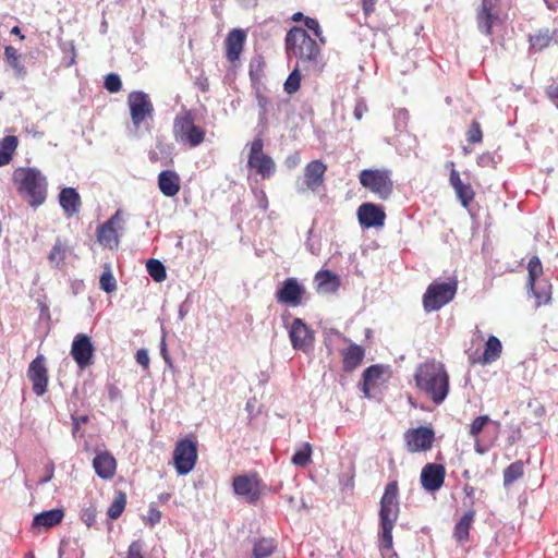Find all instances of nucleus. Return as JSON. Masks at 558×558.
<instances>
[{"mask_svg":"<svg viewBox=\"0 0 558 558\" xmlns=\"http://www.w3.org/2000/svg\"><path fill=\"white\" fill-rule=\"evenodd\" d=\"M414 379L416 387L436 404H440L449 392V375L445 365L427 361L417 366Z\"/></svg>","mask_w":558,"mask_h":558,"instance_id":"nucleus-1","label":"nucleus"},{"mask_svg":"<svg viewBox=\"0 0 558 558\" xmlns=\"http://www.w3.org/2000/svg\"><path fill=\"white\" fill-rule=\"evenodd\" d=\"M399 486L397 481L389 482L380 499L379 521H380V551L384 556L386 551L392 550L393 537L392 531L399 518Z\"/></svg>","mask_w":558,"mask_h":558,"instance_id":"nucleus-2","label":"nucleus"},{"mask_svg":"<svg viewBox=\"0 0 558 558\" xmlns=\"http://www.w3.org/2000/svg\"><path fill=\"white\" fill-rule=\"evenodd\" d=\"M14 183L20 196L29 206L38 207L47 198V180L41 172L35 168H19L13 175Z\"/></svg>","mask_w":558,"mask_h":558,"instance_id":"nucleus-3","label":"nucleus"},{"mask_svg":"<svg viewBox=\"0 0 558 558\" xmlns=\"http://www.w3.org/2000/svg\"><path fill=\"white\" fill-rule=\"evenodd\" d=\"M286 50L302 63H317L322 51L316 40L304 28L298 26L287 33Z\"/></svg>","mask_w":558,"mask_h":558,"instance_id":"nucleus-4","label":"nucleus"},{"mask_svg":"<svg viewBox=\"0 0 558 558\" xmlns=\"http://www.w3.org/2000/svg\"><path fill=\"white\" fill-rule=\"evenodd\" d=\"M173 137L179 144L197 147L205 141L206 131L196 125L194 116L190 110H183L173 121Z\"/></svg>","mask_w":558,"mask_h":558,"instance_id":"nucleus-5","label":"nucleus"},{"mask_svg":"<svg viewBox=\"0 0 558 558\" xmlns=\"http://www.w3.org/2000/svg\"><path fill=\"white\" fill-rule=\"evenodd\" d=\"M458 290V281L450 279L447 282L430 283L423 295V307L425 312L430 313L440 310L451 302Z\"/></svg>","mask_w":558,"mask_h":558,"instance_id":"nucleus-6","label":"nucleus"},{"mask_svg":"<svg viewBox=\"0 0 558 558\" xmlns=\"http://www.w3.org/2000/svg\"><path fill=\"white\" fill-rule=\"evenodd\" d=\"M360 183L380 199H388L393 191L391 171L386 169H365L359 174Z\"/></svg>","mask_w":558,"mask_h":558,"instance_id":"nucleus-7","label":"nucleus"},{"mask_svg":"<svg viewBox=\"0 0 558 558\" xmlns=\"http://www.w3.org/2000/svg\"><path fill=\"white\" fill-rule=\"evenodd\" d=\"M527 290L536 300V306L548 304L551 300V284L548 280L537 279L542 277L544 270L538 256H533L527 263Z\"/></svg>","mask_w":558,"mask_h":558,"instance_id":"nucleus-8","label":"nucleus"},{"mask_svg":"<svg viewBox=\"0 0 558 558\" xmlns=\"http://www.w3.org/2000/svg\"><path fill=\"white\" fill-rule=\"evenodd\" d=\"M247 146L250 147L247 167L263 180L270 179L276 172V163L264 151V141L260 137H256Z\"/></svg>","mask_w":558,"mask_h":558,"instance_id":"nucleus-9","label":"nucleus"},{"mask_svg":"<svg viewBox=\"0 0 558 558\" xmlns=\"http://www.w3.org/2000/svg\"><path fill=\"white\" fill-rule=\"evenodd\" d=\"M197 444L190 438L180 439L173 450V463L180 475L190 473L197 461Z\"/></svg>","mask_w":558,"mask_h":558,"instance_id":"nucleus-10","label":"nucleus"},{"mask_svg":"<svg viewBox=\"0 0 558 558\" xmlns=\"http://www.w3.org/2000/svg\"><path fill=\"white\" fill-rule=\"evenodd\" d=\"M404 445L410 453L426 452L433 448L435 432L432 427L409 428L403 435Z\"/></svg>","mask_w":558,"mask_h":558,"instance_id":"nucleus-11","label":"nucleus"},{"mask_svg":"<svg viewBox=\"0 0 558 558\" xmlns=\"http://www.w3.org/2000/svg\"><path fill=\"white\" fill-rule=\"evenodd\" d=\"M128 106L135 129H140L145 120L153 118L154 105L144 92H131L128 96Z\"/></svg>","mask_w":558,"mask_h":558,"instance_id":"nucleus-12","label":"nucleus"},{"mask_svg":"<svg viewBox=\"0 0 558 558\" xmlns=\"http://www.w3.org/2000/svg\"><path fill=\"white\" fill-rule=\"evenodd\" d=\"M499 2L500 0H482L476 10L477 28L486 36L493 34L494 25L502 23Z\"/></svg>","mask_w":558,"mask_h":558,"instance_id":"nucleus-13","label":"nucleus"},{"mask_svg":"<svg viewBox=\"0 0 558 558\" xmlns=\"http://www.w3.org/2000/svg\"><path fill=\"white\" fill-rule=\"evenodd\" d=\"M305 295V287L294 277L283 280L276 291L277 302L291 307L300 306Z\"/></svg>","mask_w":558,"mask_h":558,"instance_id":"nucleus-14","label":"nucleus"},{"mask_svg":"<svg viewBox=\"0 0 558 558\" xmlns=\"http://www.w3.org/2000/svg\"><path fill=\"white\" fill-rule=\"evenodd\" d=\"M123 219L118 210L106 222L97 228V241L105 247L117 250L120 243V230Z\"/></svg>","mask_w":558,"mask_h":558,"instance_id":"nucleus-15","label":"nucleus"},{"mask_svg":"<svg viewBox=\"0 0 558 558\" xmlns=\"http://www.w3.org/2000/svg\"><path fill=\"white\" fill-rule=\"evenodd\" d=\"M71 356L80 369H85L94 362L95 347L86 333H77L71 345Z\"/></svg>","mask_w":558,"mask_h":558,"instance_id":"nucleus-16","label":"nucleus"},{"mask_svg":"<svg viewBox=\"0 0 558 558\" xmlns=\"http://www.w3.org/2000/svg\"><path fill=\"white\" fill-rule=\"evenodd\" d=\"M27 377L32 383L33 392L41 397L48 391L49 374L44 355H37L28 365Z\"/></svg>","mask_w":558,"mask_h":558,"instance_id":"nucleus-17","label":"nucleus"},{"mask_svg":"<svg viewBox=\"0 0 558 558\" xmlns=\"http://www.w3.org/2000/svg\"><path fill=\"white\" fill-rule=\"evenodd\" d=\"M327 165L322 160H312L304 168V177L300 192L311 191L316 192L325 180Z\"/></svg>","mask_w":558,"mask_h":558,"instance_id":"nucleus-18","label":"nucleus"},{"mask_svg":"<svg viewBox=\"0 0 558 558\" xmlns=\"http://www.w3.org/2000/svg\"><path fill=\"white\" fill-rule=\"evenodd\" d=\"M446 478V468L439 463H427L423 466L420 481L422 487L430 493L439 490Z\"/></svg>","mask_w":558,"mask_h":558,"instance_id":"nucleus-19","label":"nucleus"},{"mask_svg":"<svg viewBox=\"0 0 558 558\" xmlns=\"http://www.w3.org/2000/svg\"><path fill=\"white\" fill-rule=\"evenodd\" d=\"M293 349L307 352L314 342V332L301 318H294L289 331Z\"/></svg>","mask_w":558,"mask_h":558,"instance_id":"nucleus-20","label":"nucleus"},{"mask_svg":"<svg viewBox=\"0 0 558 558\" xmlns=\"http://www.w3.org/2000/svg\"><path fill=\"white\" fill-rule=\"evenodd\" d=\"M232 486L234 493L244 497L250 504H255L260 496L256 475H238L233 478Z\"/></svg>","mask_w":558,"mask_h":558,"instance_id":"nucleus-21","label":"nucleus"},{"mask_svg":"<svg viewBox=\"0 0 558 558\" xmlns=\"http://www.w3.org/2000/svg\"><path fill=\"white\" fill-rule=\"evenodd\" d=\"M357 219L364 228H380L385 225L386 214L381 207L373 203H363L359 206Z\"/></svg>","mask_w":558,"mask_h":558,"instance_id":"nucleus-22","label":"nucleus"},{"mask_svg":"<svg viewBox=\"0 0 558 558\" xmlns=\"http://www.w3.org/2000/svg\"><path fill=\"white\" fill-rule=\"evenodd\" d=\"M246 37V31L242 28H233L228 33L225 39V53L230 63L235 64L240 60Z\"/></svg>","mask_w":558,"mask_h":558,"instance_id":"nucleus-23","label":"nucleus"},{"mask_svg":"<svg viewBox=\"0 0 558 558\" xmlns=\"http://www.w3.org/2000/svg\"><path fill=\"white\" fill-rule=\"evenodd\" d=\"M314 282L316 284V292L319 294H332L340 287L339 276L328 269L317 271Z\"/></svg>","mask_w":558,"mask_h":558,"instance_id":"nucleus-24","label":"nucleus"},{"mask_svg":"<svg viewBox=\"0 0 558 558\" xmlns=\"http://www.w3.org/2000/svg\"><path fill=\"white\" fill-rule=\"evenodd\" d=\"M93 466L100 478L110 480L116 474L117 461L110 452L102 451L94 458Z\"/></svg>","mask_w":558,"mask_h":558,"instance_id":"nucleus-25","label":"nucleus"},{"mask_svg":"<svg viewBox=\"0 0 558 558\" xmlns=\"http://www.w3.org/2000/svg\"><path fill=\"white\" fill-rule=\"evenodd\" d=\"M551 43H558V31L549 28H539L529 36L530 50L539 52L549 47Z\"/></svg>","mask_w":558,"mask_h":558,"instance_id":"nucleus-26","label":"nucleus"},{"mask_svg":"<svg viewBox=\"0 0 558 558\" xmlns=\"http://www.w3.org/2000/svg\"><path fill=\"white\" fill-rule=\"evenodd\" d=\"M158 187L167 197L175 196L181 187L179 174L173 170H163L158 174Z\"/></svg>","mask_w":558,"mask_h":558,"instance_id":"nucleus-27","label":"nucleus"},{"mask_svg":"<svg viewBox=\"0 0 558 558\" xmlns=\"http://www.w3.org/2000/svg\"><path fill=\"white\" fill-rule=\"evenodd\" d=\"M342 368L350 373L354 371L363 361L365 350L362 345L350 343V345L341 351Z\"/></svg>","mask_w":558,"mask_h":558,"instance_id":"nucleus-28","label":"nucleus"},{"mask_svg":"<svg viewBox=\"0 0 558 558\" xmlns=\"http://www.w3.org/2000/svg\"><path fill=\"white\" fill-rule=\"evenodd\" d=\"M59 203L64 214L73 216L82 206L81 196L74 187H64L59 194Z\"/></svg>","mask_w":558,"mask_h":558,"instance_id":"nucleus-29","label":"nucleus"},{"mask_svg":"<svg viewBox=\"0 0 558 558\" xmlns=\"http://www.w3.org/2000/svg\"><path fill=\"white\" fill-rule=\"evenodd\" d=\"M385 367L379 364L371 365L363 372L362 391L364 397L371 398V388L380 384Z\"/></svg>","mask_w":558,"mask_h":558,"instance_id":"nucleus-30","label":"nucleus"},{"mask_svg":"<svg viewBox=\"0 0 558 558\" xmlns=\"http://www.w3.org/2000/svg\"><path fill=\"white\" fill-rule=\"evenodd\" d=\"M64 518L62 509H51L34 517L33 527L51 529L61 523Z\"/></svg>","mask_w":558,"mask_h":558,"instance_id":"nucleus-31","label":"nucleus"},{"mask_svg":"<svg viewBox=\"0 0 558 558\" xmlns=\"http://www.w3.org/2000/svg\"><path fill=\"white\" fill-rule=\"evenodd\" d=\"M501 352L502 344L500 340L495 336H489L485 343L484 352L477 362L482 365L490 364L500 357Z\"/></svg>","mask_w":558,"mask_h":558,"instance_id":"nucleus-32","label":"nucleus"},{"mask_svg":"<svg viewBox=\"0 0 558 558\" xmlns=\"http://www.w3.org/2000/svg\"><path fill=\"white\" fill-rule=\"evenodd\" d=\"M4 57L8 64L14 70V74L17 78L24 80L27 75V70L22 63V56L12 46H7L4 49Z\"/></svg>","mask_w":558,"mask_h":558,"instance_id":"nucleus-33","label":"nucleus"},{"mask_svg":"<svg viewBox=\"0 0 558 558\" xmlns=\"http://www.w3.org/2000/svg\"><path fill=\"white\" fill-rule=\"evenodd\" d=\"M475 510L466 511L454 526L453 535L459 542H466L470 537V529L474 521Z\"/></svg>","mask_w":558,"mask_h":558,"instance_id":"nucleus-34","label":"nucleus"},{"mask_svg":"<svg viewBox=\"0 0 558 558\" xmlns=\"http://www.w3.org/2000/svg\"><path fill=\"white\" fill-rule=\"evenodd\" d=\"M19 140L14 135H7L0 141V167L8 165L17 147Z\"/></svg>","mask_w":558,"mask_h":558,"instance_id":"nucleus-35","label":"nucleus"},{"mask_svg":"<svg viewBox=\"0 0 558 558\" xmlns=\"http://www.w3.org/2000/svg\"><path fill=\"white\" fill-rule=\"evenodd\" d=\"M277 543L274 538L263 537L257 539L253 545V558H267L274 554Z\"/></svg>","mask_w":558,"mask_h":558,"instance_id":"nucleus-36","label":"nucleus"},{"mask_svg":"<svg viewBox=\"0 0 558 558\" xmlns=\"http://www.w3.org/2000/svg\"><path fill=\"white\" fill-rule=\"evenodd\" d=\"M524 474V465L522 461L512 462L504 471V485L509 486Z\"/></svg>","mask_w":558,"mask_h":558,"instance_id":"nucleus-37","label":"nucleus"},{"mask_svg":"<svg viewBox=\"0 0 558 558\" xmlns=\"http://www.w3.org/2000/svg\"><path fill=\"white\" fill-rule=\"evenodd\" d=\"M125 506L126 495L123 492H118L113 501L108 508V517L112 520H117L123 513Z\"/></svg>","mask_w":558,"mask_h":558,"instance_id":"nucleus-38","label":"nucleus"},{"mask_svg":"<svg viewBox=\"0 0 558 558\" xmlns=\"http://www.w3.org/2000/svg\"><path fill=\"white\" fill-rule=\"evenodd\" d=\"M312 446L308 442L303 444L302 448L296 450L291 458V462L296 465L304 468L312 460Z\"/></svg>","mask_w":558,"mask_h":558,"instance_id":"nucleus-39","label":"nucleus"},{"mask_svg":"<svg viewBox=\"0 0 558 558\" xmlns=\"http://www.w3.org/2000/svg\"><path fill=\"white\" fill-rule=\"evenodd\" d=\"M147 272L157 282H161L167 277V271L161 262L150 258L146 264Z\"/></svg>","mask_w":558,"mask_h":558,"instance_id":"nucleus-40","label":"nucleus"},{"mask_svg":"<svg viewBox=\"0 0 558 558\" xmlns=\"http://www.w3.org/2000/svg\"><path fill=\"white\" fill-rule=\"evenodd\" d=\"M454 192L461 205L465 208L474 201L475 192L470 183H464L454 190Z\"/></svg>","mask_w":558,"mask_h":558,"instance_id":"nucleus-41","label":"nucleus"},{"mask_svg":"<svg viewBox=\"0 0 558 558\" xmlns=\"http://www.w3.org/2000/svg\"><path fill=\"white\" fill-rule=\"evenodd\" d=\"M284 90L289 95H293L301 87V73L298 68H295L288 76L284 82Z\"/></svg>","mask_w":558,"mask_h":558,"instance_id":"nucleus-42","label":"nucleus"},{"mask_svg":"<svg viewBox=\"0 0 558 558\" xmlns=\"http://www.w3.org/2000/svg\"><path fill=\"white\" fill-rule=\"evenodd\" d=\"M466 141L470 144H478L483 141V131L477 120H473L466 131Z\"/></svg>","mask_w":558,"mask_h":558,"instance_id":"nucleus-43","label":"nucleus"},{"mask_svg":"<svg viewBox=\"0 0 558 558\" xmlns=\"http://www.w3.org/2000/svg\"><path fill=\"white\" fill-rule=\"evenodd\" d=\"M51 263L59 264L65 258V246L60 239H57L48 256Z\"/></svg>","mask_w":558,"mask_h":558,"instance_id":"nucleus-44","label":"nucleus"},{"mask_svg":"<svg viewBox=\"0 0 558 558\" xmlns=\"http://www.w3.org/2000/svg\"><path fill=\"white\" fill-rule=\"evenodd\" d=\"M100 288L107 292H113L117 289V281L110 269L104 271L99 279Z\"/></svg>","mask_w":558,"mask_h":558,"instance_id":"nucleus-45","label":"nucleus"},{"mask_svg":"<svg viewBox=\"0 0 558 558\" xmlns=\"http://www.w3.org/2000/svg\"><path fill=\"white\" fill-rule=\"evenodd\" d=\"M105 88L110 93H119L122 88L120 76L116 73H109L105 77Z\"/></svg>","mask_w":558,"mask_h":558,"instance_id":"nucleus-46","label":"nucleus"},{"mask_svg":"<svg viewBox=\"0 0 558 558\" xmlns=\"http://www.w3.org/2000/svg\"><path fill=\"white\" fill-rule=\"evenodd\" d=\"M488 422L489 417L487 415L475 417L470 425V435L477 438Z\"/></svg>","mask_w":558,"mask_h":558,"instance_id":"nucleus-47","label":"nucleus"},{"mask_svg":"<svg viewBox=\"0 0 558 558\" xmlns=\"http://www.w3.org/2000/svg\"><path fill=\"white\" fill-rule=\"evenodd\" d=\"M447 167L450 169L449 182H450L451 186L453 187V190H457L464 183L462 182V180L460 178V173L457 171L456 165L453 161H448Z\"/></svg>","mask_w":558,"mask_h":558,"instance_id":"nucleus-48","label":"nucleus"},{"mask_svg":"<svg viewBox=\"0 0 558 558\" xmlns=\"http://www.w3.org/2000/svg\"><path fill=\"white\" fill-rule=\"evenodd\" d=\"M304 25H305L308 29L313 31V33L315 34V36H316V37H318V38H319V40H320L323 44H325V38L323 37L322 28H320L319 23H318V21H317L316 19L310 17V16L305 17V19H304Z\"/></svg>","mask_w":558,"mask_h":558,"instance_id":"nucleus-49","label":"nucleus"},{"mask_svg":"<svg viewBox=\"0 0 558 558\" xmlns=\"http://www.w3.org/2000/svg\"><path fill=\"white\" fill-rule=\"evenodd\" d=\"M126 558H144L143 544L141 541H134L129 545Z\"/></svg>","mask_w":558,"mask_h":558,"instance_id":"nucleus-50","label":"nucleus"},{"mask_svg":"<svg viewBox=\"0 0 558 558\" xmlns=\"http://www.w3.org/2000/svg\"><path fill=\"white\" fill-rule=\"evenodd\" d=\"M83 522L90 527L96 522V510L93 508H87L83 510L81 515Z\"/></svg>","mask_w":558,"mask_h":558,"instance_id":"nucleus-51","label":"nucleus"},{"mask_svg":"<svg viewBox=\"0 0 558 558\" xmlns=\"http://www.w3.org/2000/svg\"><path fill=\"white\" fill-rule=\"evenodd\" d=\"M256 98H257V104H258V106L260 108L259 116L262 118H265L266 114H267V107L270 104V100H269V98L267 96H265V95H263L260 93H258L256 95Z\"/></svg>","mask_w":558,"mask_h":558,"instance_id":"nucleus-52","label":"nucleus"},{"mask_svg":"<svg viewBox=\"0 0 558 558\" xmlns=\"http://www.w3.org/2000/svg\"><path fill=\"white\" fill-rule=\"evenodd\" d=\"M136 362L145 369L149 367V356L145 349H140L135 354Z\"/></svg>","mask_w":558,"mask_h":558,"instance_id":"nucleus-53","label":"nucleus"},{"mask_svg":"<svg viewBox=\"0 0 558 558\" xmlns=\"http://www.w3.org/2000/svg\"><path fill=\"white\" fill-rule=\"evenodd\" d=\"M368 110L366 102L363 99L356 101L354 107V117L356 120H361Z\"/></svg>","mask_w":558,"mask_h":558,"instance_id":"nucleus-54","label":"nucleus"},{"mask_svg":"<svg viewBox=\"0 0 558 558\" xmlns=\"http://www.w3.org/2000/svg\"><path fill=\"white\" fill-rule=\"evenodd\" d=\"M89 417L87 415H82V416H72V421H73V428H72V433L73 435H75L78 429H80V426L82 424H86L88 422Z\"/></svg>","mask_w":558,"mask_h":558,"instance_id":"nucleus-55","label":"nucleus"},{"mask_svg":"<svg viewBox=\"0 0 558 558\" xmlns=\"http://www.w3.org/2000/svg\"><path fill=\"white\" fill-rule=\"evenodd\" d=\"M546 95L547 97L554 101L558 108V83L557 84H553V85H549L547 88H546Z\"/></svg>","mask_w":558,"mask_h":558,"instance_id":"nucleus-56","label":"nucleus"},{"mask_svg":"<svg viewBox=\"0 0 558 558\" xmlns=\"http://www.w3.org/2000/svg\"><path fill=\"white\" fill-rule=\"evenodd\" d=\"M161 519V512L155 508V507H149V510H148V520L150 522L151 525L158 523Z\"/></svg>","mask_w":558,"mask_h":558,"instance_id":"nucleus-57","label":"nucleus"},{"mask_svg":"<svg viewBox=\"0 0 558 558\" xmlns=\"http://www.w3.org/2000/svg\"><path fill=\"white\" fill-rule=\"evenodd\" d=\"M196 85L203 93L209 90V81L207 77H199L196 82Z\"/></svg>","mask_w":558,"mask_h":558,"instance_id":"nucleus-58","label":"nucleus"},{"mask_svg":"<svg viewBox=\"0 0 558 558\" xmlns=\"http://www.w3.org/2000/svg\"><path fill=\"white\" fill-rule=\"evenodd\" d=\"M375 0H363V9L365 13H369L374 10Z\"/></svg>","mask_w":558,"mask_h":558,"instance_id":"nucleus-59","label":"nucleus"},{"mask_svg":"<svg viewBox=\"0 0 558 558\" xmlns=\"http://www.w3.org/2000/svg\"><path fill=\"white\" fill-rule=\"evenodd\" d=\"M305 17H306V16H304V14H303L302 12H295V13L292 15V17H291V19H292V21H293V22H301V21H303V22H304V19H305Z\"/></svg>","mask_w":558,"mask_h":558,"instance_id":"nucleus-60","label":"nucleus"},{"mask_svg":"<svg viewBox=\"0 0 558 558\" xmlns=\"http://www.w3.org/2000/svg\"><path fill=\"white\" fill-rule=\"evenodd\" d=\"M170 497H171L170 494L163 493V494H160L158 496V499H159L160 502L165 504V502H167L170 499Z\"/></svg>","mask_w":558,"mask_h":558,"instance_id":"nucleus-61","label":"nucleus"},{"mask_svg":"<svg viewBox=\"0 0 558 558\" xmlns=\"http://www.w3.org/2000/svg\"><path fill=\"white\" fill-rule=\"evenodd\" d=\"M463 492L466 494V496H472L474 494V487L470 485H465L463 488Z\"/></svg>","mask_w":558,"mask_h":558,"instance_id":"nucleus-62","label":"nucleus"},{"mask_svg":"<svg viewBox=\"0 0 558 558\" xmlns=\"http://www.w3.org/2000/svg\"><path fill=\"white\" fill-rule=\"evenodd\" d=\"M12 34L19 35L21 39H24V36L21 34V28L19 26H14L11 31Z\"/></svg>","mask_w":558,"mask_h":558,"instance_id":"nucleus-63","label":"nucleus"},{"mask_svg":"<svg viewBox=\"0 0 558 558\" xmlns=\"http://www.w3.org/2000/svg\"><path fill=\"white\" fill-rule=\"evenodd\" d=\"M475 336H476L478 341H483L484 336H483V333L480 330L476 331Z\"/></svg>","mask_w":558,"mask_h":558,"instance_id":"nucleus-64","label":"nucleus"}]
</instances>
